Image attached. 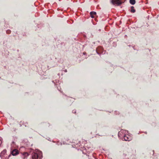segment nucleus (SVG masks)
<instances>
[{"instance_id": "9", "label": "nucleus", "mask_w": 159, "mask_h": 159, "mask_svg": "<svg viewBox=\"0 0 159 159\" xmlns=\"http://www.w3.org/2000/svg\"><path fill=\"white\" fill-rule=\"evenodd\" d=\"M129 2L132 5H134L135 3V0H130Z\"/></svg>"}, {"instance_id": "4", "label": "nucleus", "mask_w": 159, "mask_h": 159, "mask_svg": "<svg viewBox=\"0 0 159 159\" xmlns=\"http://www.w3.org/2000/svg\"><path fill=\"white\" fill-rule=\"evenodd\" d=\"M129 136L128 135H125L124 137V140L126 141H129L130 140L129 139Z\"/></svg>"}, {"instance_id": "3", "label": "nucleus", "mask_w": 159, "mask_h": 159, "mask_svg": "<svg viewBox=\"0 0 159 159\" xmlns=\"http://www.w3.org/2000/svg\"><path fill=\"white\" fill-rule=\"evenodd\" d=\"M19 153V151L18 150L15 149L13 150L11 152V154L13 156H16Z\"/></svg>"}, {"instance_id": "1", "label": "nucleus", "mask_w": 159, "mask_h": 159, "mask_svg": "<svg viewBox=\"0 0 159 159\" xmlns=\"http://www.w3.org/2000/svg\"><path fill=\"white\" fill-rule=\"evenodd\" d=\"M42 154L41 152H39V154L34 152L32 153V157L33 159H38V158L40 159L42 157Z\"/></svg>"}, {"instance_id": "8", "label": "nucleus", "mask_w": 159, "mask_h": 159, "mask_svg": "<svg viewBox=\"0 0 159 159\" xmlns=\"http://www.w3.org/2000/svg\"><path fill=\"white\" fill-rule=\"evenodd\" d=\"M130 11L132 13H134L135 12V10L134 9V7L133 6L131 7V9Z\"/></svg>"}, {"instance_id": "10", "label": "nucleus", "mask_w": 159, "mask_h": 159, "mask_svg": "<svg viewBox=\"0 0 159 159\" xmlns=\"http://www.w3.org/2000/svg\"><path fill=\"white\" fill-rule=\"evenodd\" d=\"M11 33V31L10 30H7V33L8 34H10V33Z\"/></svg>"}, {"instance_id": "5", "label": "nucleus", "mask_w": 159, "mask_h": 159, "mask_svg": "<svg viewBox=\"0 0 159 159\" xmlns=\"http://www.w3.org/2000/svg\"><path fill=\"white\" fill-rule=\"evenodd\" d=\"M6 150L4 149L0 153V157H3L6 153Z\"/></svg>"}, {"instance_id": "6", "label": "nucleus", "mask_w": 159, "mask_h": 159, "mask_svg": "<svg viewBox=\"0 0 159 159\" xmlns=\"http://www.w3.org/2000/svg\"><path fill=\"white\" fill-rule=\"evenodd\" d=\"M90 14L91 17L92 18H94V15L96 14V13L94 11H91L90 13Z\"/></svg>"}, {"instance_id": "2", "label": "nucleus", "mask_w": 159, "mask_h": 159, "mask_svg": "<svg viewBox=\"0 0 159 159\" xmlns=\"http://www.w3.org/2000/svg\"><path fill=\"white\" fill-rule=\"evenodd\" d=\"M125 0H112L111 2L113 4H117L118 5L121 4Z\"/></svg>"}, {"instance_id": "7", "label": "nucleus", "mask_w": 159, "mask_h": 159, "mask_svg": "<svg viewBox=\"0 0 159 159\" xmlns=\"http://www.w3.org/2000/svg\"><path fill=\"white\" fill-rule=\"evenodd\" d=\"M29 154L28 153L26 152H24L23 153L22 156L23 158L25 159L26 157L28 156Z\"/></svg>"}]
</instances>
